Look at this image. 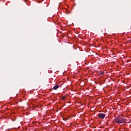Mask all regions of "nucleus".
<instances>
[{
  "instance_id": "nucleus-1",
  "label": "nucleus",
  "mask_w": 131,
  "mask_h": 131,
  "mask_svg": "<svg viewBox=\"0 0 131 131\" xmlns=\"http://www.w3.org/2000/svg\"><path fill=\"white\" fill-rule=\"evenodd\" d=\"M126 118H124L123 117H122V116H120V115L119 116H117V117H116L115 118L114 121L116 123H123V122H126Z\"/></svg>"
},
{
  "instance_id": "nucleus-2",
  "label": "nucleus",
  "mask_w": 131,
  "mask_h": 131,
  "mask_svg": "<svg viewBox=\"0 0 131 131\" xmlns=\"http://www.w3.org/2000/svg\"><path fill=\"white\" fill-rule=\"evenodd\" d=\"M98 117H99V118L104 119V118H105V117L106 116V114H105V113H99L98 114Z\"/></svg>"
},
{
  "instance_id": "nucleus-3",
  "label": "nucleus",
  "mask_w": 131,
  "mask_h": 131,
  "mask_svg": "<svg viewBox=\"0 0 131 131\" xmlns=\"http://www.w3.org/2000/svg\"><path fill=\"white\" fill-rule=\"evenodd\" d=\"M58 88H59V85H58V84H56V85H54L53 89L57 90V89H58Z\"/></svg>"
},
{
  "instance_id": "nucleus-4",
  "label": "nucleus",
  "mask_w": 131,
  "mask_h": 131,
  "mask_svg": "<svg viewBox=\"0 0 131 131\" xmlns=\"http://www.w3.org/2000/svg\"><path fill=\"white\" fill-rule=\"evenodd\" d=\"M99 74H100V75H103V74H104V72H103L102 71H100L99 72Z\"/></svg>"
},
{
  "instance_id": "nucleus-5",
  "label": "nucleus",
  "mask_w": 131,
  "mask_h": 131,
  "mask_svg": "<svg viewBox=\"0 0 131 131\" xmlns=\"http://www.w3.org/2000/svg\"><path fill=\"white\" fill-rule=\"evenodd\" d=\"M62 99L63 101H64V100H66V96H63L62 97Z\"/></svg>"
}]
</instances>
